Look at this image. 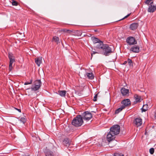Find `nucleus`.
<instances>
[{"label": "nucleus", "mask_w": 156, "mask_h": 156, "mask_svg": "<svg viewBox=\"0 0 156 156\" xmlns=\"http://www.w3.org/2000/svg\"><path fill=\"white\" fill-rule=\"evenodd\" d=\"M98 47L100 49L102 50L104 53V55L105 56H108L112 52V49L107 44H105L103 42H101V44H99V46H98Z\"/></svg>", "instance_id": "f257e3e1"}, {"label": "nucleus", "mask_w": 156, "mask_h": 156, "mask_svg": "<svg viewBox=\"0 0 156 156\" xmlns=\"http://www.w3.org/2000/svg\"><path fill=\"white\" fill-rule=\"evenodd\" d=\"M83 123V118L80 115H77L73 119L72 122V124L76 127L81 126Z\"/></svg>", "instance_id": "f03ea898"}, {"label": "nucleus", "mask_w": 156, "mask_h": 156, "mask_svg": "<svg viewBox=\"0 0 156 156\" xmlns=\"http://www.w3.org/2000/svg\"><path fill=\"white\" fill-rule=\"evenodd\" d=\"M91 40L94 43H98L95 47L96 48L95 50H96L97 51H93V53L91 54V56L92 57L93 54H95L96 53L100 54L101 53V51L99 50V48L98 47V46H99V44H101V42H103L100 41L98 38L94 37H91Z\"/></svg>", "instance_id": "7ed1b4c3"}, {"label": "nucleus", "mask_w": 156, "mask_h": 156, "mask_svg": "<svg viewBox=\"0 0 156 156\" xmlns=\"http://www.w3.org/2000/svg\"><path fill=\"white\" fill-rule=\"evenodd\" d=\"M41 85V82L40 80H36L31 87V89L33 91H37L38 90Z\"/></svg>", "instance_id": "20e7f679"}, {"label": "nucleus", "mask_w": 156, "mask_h": 156, "mask_svg": "<svg viewBox=\"0 0 156 156\" xmlns=\"http://www.w3.org/2000/svg\"><path fill=\"white\" fill-rule=\"evenodd\" d=\"M120 131V127L117 125L112 126L110 128V133L115 135L119 134Z\"/></svg>", "instance_id": "39448f33"}, {"label": "nucleus", "mask_w": 156, "mask_h": 156, "mask_svg": "<svg viewBox=\"0 0 156 156\" xmlns=\"http://www.w3.org/2000/svg\"><path fill=\"white\" fill-rule=\"evenodd\" d=\"M83 119L84 120L88 121L92 117V114L88 111H86L82 113V115Z\"/></svg>", "instance_id": "423d86ee"}, {"label": "nucleus", "mask_w": 156, "mask_h": 156, "mask_svg": "<svg viewBox=\"0 0 156 156\" xmlns=\"http://www.w3.org/2000/svg\"><path fill=\"white\" fill-rule=\"evenodd\" d=\"M126 42L129 45H135L137 44V41L135 38L132 37H129L126 39Z\"/></svg>", "instance_id": "0eeeda50"}, {"label": "nucleus", "mask_w": 156, "mask_h": 156, "mask_svg": "<svg viewBox=\"0 0 156 156\" xmlns=\"http://www.w3.org/2000/svg\"><path fill=\"white\" fill-rule=\"evenodd\" d=\"M115 138V135L113 134L110 131L108 133L107 136V138L108 141L109 142V144L110 146L112 147L111 144V142L114 140Z\"/></svg>", "instance_id": "6e6552de"}, {"label": "nucleus", "mask_w": 156, "mask_h": 156, "mask_svg": "<svg viewBox=\"0 0 156 156\" xmlns=\"http://www.w3.org/2000/svg\"><path fill=\"white\" fill-rule=\"evenodd\" d=\"M153 2H150L149 5H148V6L147 10L148 12H153L156 10V6L153 5Z\"/></svg>", "instance_id": "1a4fd4ad"}, {"label": "nucleus", "mask_w": 156, "mask_h": 156, "mask_svg": "<svg viewBox=\"0 0 156 156\" xmlns=\"http://www.w3.org/2000/svg\"><path fill=\"white\" fill-rule=\"evenodd\" d=\"M133 123L136 126H139L142 124V119L140 118H136L134 120Z\"/></svg>", "instance_id": "9d476101"}, {"label": "nucleus", "mask_w": 156, "mask_h": 156, "mask_svg": "<svg viewBox=\"0 0 156 156\" xmlns=\"http://www.w3.org/2000/svg\"><path fill=\"white\" fill-rule=\"evenodd\" d=\"M122 105L123 106L124 108L128 106L131 104L130 100L129 99H125L123 100L121 102Z\"/></svg>", "instance_id": "9b49d317"}, {"label": "nucleus", "mask_w": 156, "mask_h": 156, "mask_svg": "<svg viewBox=\"0 0 156 156\" xmlns=\"http://www.w3.org/2000/svg\"><path fill=\"white\" fill-rule=\"evenodd\" d=\"M130 51L134 53H138L140 51L139 47L137 45H134L130 48Z\"/></svg>", "instance_id": "f8f14e48"}, {"label": "nucleus", "mask_w": 156, "mask_h": 156, "mask_svg": "<svg viewBox=\"0 0 156 156\" xmlns=\"http://www.w3.org/2000/svg\"><path fill=\"white\" fill-rule=\"evenodd\" d=\"M121 93L123 96H126L129 94V90L122 88L121 90Z\"/></svg>", "instance_id": "ddd939ff"}, {"label": "nucleus", "mask_w": 156, "mask_h": 156, "mask_svg": "<svg viewBox=\"0 0 156 156\" xmlns=\"http://www.w3.org/2000/svg\"><path fill=\"white\" fill-rule=\"evenodd\" d=\"M138 26V23H133L131 24L130 26V28L132 30H136Z\"/></svg>", "instance_id": "4468645a"}, {"label": "nucleus", "mask_w": 156, "mask_h": 156, "mask_svg": "<svg viewBox=\"0 0 156 156\" xmlns=\"http://www.w3.org/2000/svg\"><path fill=\"white\" fill-rule=\"evenodd\" d=\"M10 60L9 65V70L11 71L12 68V64L14 62H15L14 58L9 59Z\"/></svg>", "instance_id": "2eb2a0df"}, {"label": "nucleus", "mask_w": 156, "mask_h": 156, "mask_svg": "<svg viewBox=\"0 0 156 156\" xmlns=\"http://www.w3.org/2000/svg\"><path fill=\"white\" fill-rule=\"evenodd\" d=\"M63 144L67 146L69 145L70 144V141L69 139L67 138L65 139L63 141Z\"/></svg>", "instance_id": "dca6fc26"}, {"label": "nucleus", "mask_w": 156, "mask_h": 156, "mask_svg": "<svg viewBox=\"0 0 156 156\" xmlns=\"http://www.w3.org/2000/svg\"><path fill=\"white\" fill-rule=\"evenodd\" d=\"M45 154L46 156H53V152L49 150H46Z\"/></svg>", "instance_id": "f3484780"}, {"label": "nucleus", "mask_w": 156, "mask_h": 156, "mask_svg": "<svg viewBox=\"0 0 156 156\" xmlns=\"http://www.w3.org/2000/svg\"><path fill=\"white\" fill-rule=\"evenodd\" d=\"M42 61V58H35V62L38 66H40Z\"/></svg>", "instance_id": "a211bd4d"}, {"label": "nucleus", "mask_w": 156, "mask_h": 156, "mask_svg": "<svg viewBox=\"0 0 156 156\" xmlns=\"http://www.w3.org/2000/svg\"><path fill=\"white\" fill-rule=\"evenodd\" d=\"M66 91L65 90H59L58 91V93L59 95L62 97H65L66 96Z\"/></svg>", "instance_id": "6ab92c4d"}, {"label": "nucleus", "mask_w": 156, "mask_h": 156, "mask_svg": "<svg viewBox=\"0 0 156 156\" xmlns=\"http://www.w3.org/2000/svg\"><path fill=\"white\" fill-rule=\"evenodd\" d=\"M124 106L122 105L120 107L117 109L115 111L116 114H118L123 109L125 108Z\"/></svg>", "instance_id": "aec40b11"}, {"label": "nucleus", "mask_w": 156, "mask_h": 156, "mask_svg": "<svg viewBox=\"0 0 156 156\" xmlns=\"http://www.w3.org/2000/svg\"><path fill=\"white\" fill-rule=\"evenodd\" d=\"M124 106L122 105L120 107L117 109L115 111L116 114H118L123 109L125 108Z\"/></svg>", "instance_id": "412c9836"}, {"label": "nucleus", "mask_w": 156, "mask_h": 156, "mask_svg": "<svg viewBox=\"0 0 156 156\" xmlns=\"http://www.w3.org/2000/svg\"><path fill=\"white\" fill-rule=\"evenodd\" d=\"M134 97L136 102H140L142 100L140 97L137 95H135L134 96Z\"/></svg>", "instance_id": "4be33fe9"}, {"label": "nucleus", "mask_w": 156, "mask_h": 156, "mask_svg": "<svg viewBox=\"0 0 156 156\" xmlns=\"http://www.w3.org/2000/svg\"><path fill=\"white\" fill-rule=\"evenodd\" d=\"M87 76L89 79L92 80L94 78V76L92 73H87L86 74Z\"/></svg>", "instance_id": "5701e85b"}, {"label": "nucleus", "mask_w": 156, "mask_h": 156, "mask_svg": "<svg viewBox=\"0 0 156 156\" xmlns=\"http://www.w3.org/2000/svg\"><path fill=\"white\" fill-rule=\"evenodd\" d=\"M148 106L147 105H144L141 108L142 112H145L148 109Z\"/></svg>", "instance_id": "b1692460"}, {"label": "nucleus", "mask_w": 156, "mask_h": 156, "mask_svg": "<svg viewBox=\"0 0 156 156\" xmlns=\"http://www.w3.org/2000/svg\"><path fill=\"white\" fill-rule=\"evenodd\" d=\"M62 32H63L67 34H70L72 33V31L66 29H62L61 30Z\"/></svg>", "instance_id": "393cba45"}, {"label": "nucleus", "mask_w": 156, "mask_h": 156, "mask_svg": "<svg viewBox=\"0 0 156 156\" xmlns=\"http://www.w3.org/2000/svg\"><path fill=\"white\" fill-rule=\"evenodd\" d=\"M59 38L56 36L54 37L53 38V41L56 42L57 44L59 43Z\"/></svg>", "instance_id": "a878e982"}, {"label": "nucleus", "mask_w": 156, "mask_h": 156, "mask_svg": "<svg viewBox=\"0 0 156 156\" xmlns=\"http://www.w3.org/2000/svg\"><path fill=\"white\" fill-rule=\"evenodd\" d=\"M127 62L129 66H133V62L131 59L129 58H128Z\"/></svg>", "instance_id": "bb28decb"}, {"label": "nucleus", "mask_w": 156, "mask_h": 156, "mask_svg": "<svg viewBox=\"0 0 156 156\" xmlns=\"http://www.w3.org/2000/svg\"><path fill=\"white\" fill-rule=\"evenodd\" d=\"M153 2V0H146L145 2V3L146 4L149 5L150 2Z\"/></svg>", "instance_id": "cd10ccee"}, {"label": "nucleus", "mask_w": 156, "mask_h": 156, "mask_svg": "<svg viewBox=\"0 0 156 156\" xmlns=\"http://www.w3.org/2000/svg\"><path fill=\"white\" fill-rule=\"evenodd\" d=\"M12 3L13 5L17 6L18 5V3L17 2L14 0H12Z\"/></svg>", "instance_id": "c85d7f7f"}, {"label": "nucleus", "mask_w": 156, "mask_h": 156, "mask_svg": "<svg viewBox=\"0 0 156 156\" xmlns=\"http://www.w3.org/2000/svg\"><path fill=\"white\" fill-rule=\"evenodd\" d=\"M149 152L151 154H153L154 152V148H150L149 150Z\"/></svg>", "instance_id": "c756f323"}, {"label": "nucleus", "mask_w": 156, "mask_h": 156, "mask_svg": "<svg viewBox=\"0 0 156 156\" xmlns=\"http://www.w3.org/2000/svg\"><path fill=\"white\" fill-rule=\"evenodd\" d=\"M20 121L22 122L23 123H24L26 122V119L24 117H22L20 119Z\"/></svg>", "instance_id": "7c9ffc66"}, {"label": "nucleus", "mask_w": 156, "mask_h": 156, "mask_svg": "<svg viewBox=\"0 0 156 156\" xmlns=\"http://www.w3.org/2000/svg\"><path fill=\"white\" fill-rule=\"evenodd\" d=\"M114 156H124L122 153H115L114 154Z\"/></svg>", "instance_id": "2f4dec72"}, {"label": "nucleus", "mask_w": 156, "mask_h": 156, "mask_svg": "<svg viewBox=\"0 0 156 156\" xmlns=\"http://www.w3.org/2000/svg\"><path fill=\"white\" fill-rule=\"evenodd\" d=\"M32 80H31L30 81V82H26L24 84L25 85H28V84H32Z\"/></svg>", "instance_id": "473e14b6"}, {"label": "nucleus", "mask_w": 156, "mask_h": 156, "mask_svg": "<svg viewBox=\"0 0 156 156\" xmlns=\"http://www.w3.org/2000/svg\"><path fill=\"white\" fill-rule=\"evenodd\" d=\"M97 94H96L94 97V98L93 99V101H97Z\"/></svg>", "instance_id": "72a5a7b5"}, {"label": "nucleus", "mask_w": 156, "mask_h": 156, "mask_svg": "<svg viewBox=\"0 0 156 156\" xmlns=\"http://www.w3.org/2000/svg\"><path fill=\"white\" fill-rule=\"evenodd\" d=\"M9 59H10L12 58H14V57H13V55H12L9 54Z\"/></svg>", "instance_id": "f704fd0d"}, {"label": "nucleus", "mask_w": 156, "mask_h": 156, "mask_svg": "<svg viewBox=\"0 0 156 156\" xmlns=\"http://www.w3.org/2000/svg\"><path fill=\"white\" fill-rule=\"evenodd\" d=\"M130 15V13H129V14H128L127 16H126L123 18H122V20L124 19H126V18H127L128 16H129Z\"/></svg>", "instance_id": "c9c22d12"}, {"label": "nucleus", "mask_w": 156, "mask_h": 156, "mask_svg": "<svg viewBox=\"0 0 156 156\" xmlns=\"http://www.w3.org/2000/svg\"><path fill=\"white\" fill-rule=\"evenodd\" d=\"M15 108L16 110H18L19 112H21V110L20 109H17V108Z\"/></svg>", "instance_id": "e433bc0d"}, {"label": "nucleus", "mask_w": 156, "mask_h": 156, "mask_svg": "<svg viewBox=\"0 0 156 156\" xmlns=\"http://www.w3.org/2000/svg\"><path fill=\"white\" fill-rule=\"evenodd\" d=\"M127 61H125L123 63V65H125L126 63H127Z\"/></svg>", "instance_id": "4c0bfd02"}, {"label": "nucleus", "mask_w": 156, "mask_h": 156, "mask_svg": "<svg viewBox=\"0 0 156 156\" xmlns=\"http://www.w3.org/2000/svg\"><path fill=\"white\" fill-rule=\"evenodd\" d=\"M154 117L155 119H156V112L155 113L154 115Z\"/></svg>", "instance_id": "58836bf2"}]
</instances>
